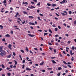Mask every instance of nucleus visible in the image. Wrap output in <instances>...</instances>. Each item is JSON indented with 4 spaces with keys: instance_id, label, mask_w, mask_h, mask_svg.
I'll use <instances>...</instances> for the list:
<instances>
[{
    "instance_id": "nucleus-1",
    "label": "nucleus",
    "mask_w": 76,
    "mask_h": 76,
    "mask_svg": "<svg viewBox=\"0 0 76 76\" xmlns=\"http://www.w3.org/2000/svg\"><path fill=\"white\" fill-rule=\"evenodd\" d=\"M0 52L1 53H0V55L1 56H3L4 55H6V52L5 51H4L2 50H0Z\"/></svg>"
},
{
    "instance_id": "nucleus-2",
    "label": "nucleus",
    "mask_w": 76,
    "mask_h": 76,
    "mask_svg": "<svg viewBox=\"0 0 76 76\" xmlns=\"http://www.w3.org/2000/svg\"><path fill=\"white\" fill-rule=\"evenodd\" d=\"M12 45H11L10 44L8 45V47L9 48L10 50H12V48L11 47H12Z\"/></svg>"
},
{
    "instance_id": "nucleus-3",
    "label": "nucleus",
    "mask_w": 76,
    "mask_h": 76,
    "mask_svg": "<svg viewBox=\"0 0 76 76\" xmlns=\"http://www.w3.org/2000/svg\"><path fill=\"white\" fill-rule=\"evenodd\" d=\"M28 35L30 37H34V35L33 34L31 35V34H28Z\"/></svg>"
},
{
    "instance_id": "nucleus-4",
    "label": "nucleus",
    "mask_w": 76,
    "mask_h": 76,
    "mask_svg": "<svg viewBox=\"0 0 76 76\" xmlns=\"http://www.w3.org/2000/svg\"><path fill=\"white\" fill-rule=\"evenodd\" d=\"M29 24L32 25H35V23H31V22H30Z\"/></svg>"
},
{
    "instance_id": "nucleus-5",
    "label": "nucleus",
    "mask_w": 76,
    "mask_h": 76,
    "mask_svg": "<svg viewBox=\"0 0 76 76\" xmlns=\"http://www.w3.org/2000/svg\"><path fill=\"white\" fill-rule=\"evenodd\" d=\"M23 4H26V5H28V2H23Z\"/></svg>"
},
{
    "instance_id": "nucleus-6",
    "label": "nucleus",
    "mask_w": 76,
    "mask_h": 76,
    "mask_svg": "<svg viewBox=\"0 0 76 76\" xmlns=\"http://www.w3.org/2000/svg\"><path fill=\"white\" fill-rule=\"evenodd\" d=\"M26 70H28L30 71V70H31L32 69L29 68H26Z\"/></svg>"
},
{
    "instance_id": "nucleus-7",
    "label": "nucleus",
    "mask_w": 76,
    "mask_h": 76,
    "mask_svg": "<svg viewBox=\"0 0 76 76\" xmlns=\"http://www.w3.org/2000/svg\"><path fill=\"white\" fill-rule=\"evenodd\" d=\"M11 56H12V55L10 54V55L7 56V57L8 58H10Z\"/></svg>"
},
{
    "instance_id": "nucleus-8",
    "label": "nucleus",
    "mask_w": 76,
    "mask_h": 76,
    "mask_svg": "<svg viewBox=\"0 0 76 76\" xmlns=\"http://www.w3.org/2000/svg\"><path fill=\"white\" fill-rule=\"evenodd\" d=\"M70 54L71 56H73V55L74 54V53H72V50H70Z\"/></svg>"
},
{
    "instance_id": "nucleus-9",
    "label": "nucleus",
    "mask_w": 76,
    "mask_h": 76,
    "mask_svg": "<svg viewBox=\"0 0 76 76\" xmlns=\"http://www.w3.org/2000/svg\"><path fill=\"white\" fill-rule=\"evenodd\" d=\"M28 18H30V19H33V18H34V17H33V16H29Z\"/></svg>"
},
{
    "instance_id": "nucleus-10",
    "label": "nucleus",
    "mask_w": 76,
    "mask_h": 76,
    "mask_svg": "<svg viewBox=\"0 0 76 76\" xmlns=\"http://www.w3.org/2000/svg\"><path fill=\"white\" fill-rule=\"evenodd\" d=\"M5 37H10V36L9 34H7L5 35Z\"/></svg>"
},
{
    "instance_id": "nucleus-11",
    "label": "nucleus",
    "mask_w": 76,
    "mask_h": 76,
    "mask_svg": "<svg viewBox=\"0 0 76 76\" xmlns=\"http://www.w3.org/2000/svg\"><path fill=\"white\" fill-rule=\"evenodd\" d=\"M61 69H62V68L61 67H59L58 68V70H61Z\"/></svg>"
},
{
    "instance_id": "nucleus-12",
    "label": "nucleus",
    "mask_w": 76,
    "mask_h": 76,
    "mask_svg": "<svg viewBox=\"0 0 76 76\" xmlns=\"http://www.w3.org/2000/svg\"><path fill=\"white\" fill-rule=\"evenodd\" d=\"M61 14H62L63 16H66V15H67V14H64V13H63V12H61Z\"/></svg>"
},
{
    "instance_id": "nucleus-13",
    "label": "nucleus",
    "mask_w": 76,
    "mask_h": 76,
    "mask_svg": "<svg viewBox=\"0 0 76 76\" xmlns=\"http://www.w3.org/2000/svg\"><path fill=\"white\" fill-rule=\"evenodd\" d=\"M19 15V13L18 12H17L15 16V17L16 18V17L18 15Z\"/></svg>"
},
{
    "instance_id": "nucleus-14",
    "label": "nucleus",
    "mask_w": 76,
    "mask_h": 76,
    "mask_svg": "<svg viewBox=\"0 0 76 76\" xmlns=\"http://www.w3.org/2000/svg\"><path fill=\"white\" fill-rule=\"evenodd\" d=\"M43 64H44V62H42V63H41L40 64V66H42V65H43Z\"/></svg>"
},
{
    "instance_id": "nucleus-15",
    "label": "nucleus",
    "mask_w": 76,
    "mask_h": 76,
    "mask_svg": "<svg viewBox=\"0 0 76 76\" xmlns=\"http://www.w3.org/2000/svg\"><path fill=\"white\" fill-rule=\"evenodd\" d=\"M31 9H32V8H33L34 9L35 8V7L34 6H33L32 5H31Z\"/></svg>"
},
{
    "instance_id": "nucleus-16",
    "label": "nucleus",
    "mask_w": 76,
    "mask_h": 76,
    "mask_svg": "<svg viewBox=\"0 0 76 76\" xmlns=\"http://www.w3.org/2000/svg\"><path fill=\"white\" fill-rule=\"evenodd\" d=\"M1 67H2V68H5L4 65H3V64H2L1 65Z\"/></svg>"
},
{
    "instance_id": "nucleus-17",
    "label": "nucleus",
    "mask_w": 76,
    "mask_h": 76,
    "mask_svg": "<svg viewBox=\"0 0 76 76\" xmlns=\"http://www.w3.org/2000/svg\"><path fill=\"white\" fill-rule=\"evenodd\" d=\"M55 31H56L57 32V31H58V28H55Z\"/></svg>"
},
{
    "instance_id": "nucleus-18",
    "label": "nucleus",
    "mask_w": 76,
    "mask_h": 76,
    "mask_svg": "<svg viewBox=\"0 0 76 76\" xmlns=\"http://www.w3.org/2000/svg\"><path fill=\"white\" fill-rule=\"evenodd\" d=\"M19 57L21 59V60H22V56H21V55H20Z\"/></svg>"
},
{
    "instance_id": "nucleus-19",
    "label": "nucleus",
    "mask_w": 76,
    "mask_h": 76,
    "mask_svg": "<svg viewBox=\"0 0 76 76\" xmlns=\"http://www.w3.org/2000/svg\"><path fill=\"white\" fill-rule=\"evenodd\" d=\"M41 4V2H39L37 4V6H40V5Z\"/></svg>"
},
{
    "instance_id": "nucleus-20",
    "label": "nucleus",
    "mask_w": 76,
    "mask_h": 76,
    "mask_svg": "<svg viewBox=\"0 0 76 76\" xmlns=\"http://www.w3.org/2000/svg\"><path fill=\"white\" fill-rule=\"evenodd\" d=\"M52 6L53 7H55V6H56V5L55 4H53Z\"/></svg>"
},
{
    "instance_id": "nucleus-21",
    "label": "nucleus",
    "mask_w": 76,
    "mask_h": 76,
    "mask_svg": "<svg viewBox=\"0 0 76 76\" xmlns=\"http://www.w3.org/2000/svg\"><path fill=\"white\" fill-rule=\"evenodd\" d=\"M3 50V46H0V50Z\"/></svg>"
},
{
    "instance_id": "nucleus-22",
    "label": "nucleus",
    "mask_w": 76,
    "mask_h": 76,
    "mask_svg": "<svg viewBox=\"0 0 76 76\" xmlns=\"http://www.w3.org/2000/svg\"><path fill=\"white\" fill-rule=\"evenodd\" d=\"M2 41H4V42H5L6 39H5V38L3 39Z\"/></svg>"
},
{
    "instance_id": "nucleus-23",
    "label": "nucleus",
    "mask_w": 76,
    "mask_h": 76,
    "mask_svg": "<svg viewBox=\"0 0 76 76\" xmlns=\"http://www.w3.org/2000/svg\"><path fill=\"white\" fill-rule=\"evenodd\" d=\"M48 34V33H45L44 34V36H45V35H47Z\"/></svg>"
},
{
    "instance_id": "nucleus-24",
    "label": "nucleus",
    "mask_w": 76,
    "mask_h": 76,
    "mask_svg": "<svg viewBox=\"0 0 76 76\" xmlns=\"http://www.w3.org/2000/svg\"><path fill=\"white\" fill-rule=\"evenodd\" d=\"M26 50L28 52V47H26Z\"/></svg>"
},
{
    "instance_id": "nucleus-25",
    "label": "nucleus",
    "mask_w": 76,
    "mask_h": 76,
    "mask_svg": "<svg viewBox=\"0 0 76 76\" xmlns=\"http://www.w3.org/2000/svg\"><path fill=\"white\" fill-rule=\"evenodd\" d=\"M14 61L15 63V65H16V64H17V61H15V60H14Z\"/></svg>"
},
{
    "instance_id": "nucleus-26",
    "label": "nucleus",
    "mask_w": 76,
    "mask_h": 76,
    "mask_svg": "<svg viewBox=\"0 0 76 76\" xmlns=\"http://www.w3.org/2000/svg\"><path fill=\"white\" fill-rule=\"evenodd\" d=\"M7 75L9 76H10V75H11V74H10V73H7Z\"/></svg>"
},
{
    "instance_id": "nucleus-27",
    "label": "nucleus",
    "mask_w": 76,
    "mask_h": 76,
    "mask_svg": "<svg viewBox=\"0 0 76 76\" xmlns=\"http://www.w3.org/2000/svg\"><path fill=\"white\" fill-rule=\"evenodd\" d=\"M71 48L72 50H75V47H74V46H72Z\"/></svg>"
},
{
    "instance_id": "nucleus-28",
    "label": "nucleus",
    "mask_w": 76,
    "mask_h": 76,
    "mask_svg": "<svg viewBox=\"0 0 76 76\" xmlns=\"http://www.w3.org/2000/svg\"><path fill=\"white\" fill-rule=\"evenodd\" d=\"M3 3L4 4H5V3H6V0H5L3 1Z\"/></svg>"
},
{
    "instance_id": "nucleus-29",
    "label": "nucleus",
    "mask_w": 76,
    "mask_h": 76,
    "mask_svg": "<svg viewBox=\"0 0 76 76\" xmlns=\"http://www.w3.org/2000/svg\"><path fill=\"white\" fill-rule=\"evenodd\" d=\"M23 13H24V14H25V15H26V14H27V12H25V11H23Z\"/></svg>"
},
{
    "instance_id": "nucleus-30",
    "label": "nucleus",
    "mask_w": 76,
    "mask_h": 76,
    "mask_svg": "<svg viewBox=\"0 0 76 76\" xmlns=\"http://www.w3.org/2000/svg\"><path fill=\"white\" fill-rule=\"evenodd\" d=\"M49 32H50V33L52 34V31H51V30L49 29Z\"/></svg>"
},
{
    "instance_id": "nucleus-31",
    "label": "nucleus",
    "mask_w": 76,
    "mask_h": 76,
    "mask_svg": "<svg viewBox=\"0 0 76 76\" xmlns=\"http://www.w3.org/2000/svg\"><path fill=\"white\" fill-rule=\"evenodd\" d=\"M63 63H64V64H67V63L66 62V61H64L63 62Z\"/></svg>"
},
{
    "instance_id": "nucleus-32",
    "label": "nucleus",
    "mask_w": 76,
    "mask_h": 76,
    "mask_svg": "<svg viewBox=\"0 0 76 76\" xmlns=\"http://www.w3.org/2000/svg\"><path fill=\"white\" fill-rule=\"evenodd\" d=\"M69 15H71V14H72V11H70L69 12Z\"/></svg>"
},
{
    "instance_id": "nucleus-33",
    "label": "nucleus",
    "mask_w": 76,
    "mask_h": 76,
    "mask_svg": "<svg viewBox=\"0 0 76 76\" xmlns=\"http://www.w3.org/2000/svg\"><path fill=\"white\" fill-rule=\"evenodd\" d=\"M25 68V65H23V67H22V69H24Z\"/></svg>"
},
{
    "instance_id": "nucleus-34",
    "label": "nucleus",
    "mask_w": 76,
    "mask_h": 76,
    "mask_svg": "<svg viewBox=\"0 0 76 76\" xmlns=\"http://www.w3.org/2000/svg\"><path fill=\"white\" fill-rule=\"evenodd\" d=\"M20 51H21L22 53H24V51H23V50H21Z\"/></svg>"
},
{
    "instance_id": "nucleus-35",
    "label": "nucleus",
    "mask_w": 76,
    "mask_h": 76,
    "mask_svg": "<svg viewBox=\"0 0 76 76\" xmlns=\"http://www.w3.org/2000/svg\"><path fill=\"white\" fill-rule=\"evenodd\" d=\"M47 5L49 6H51V4L49 3L47 4Z\"/></svg>"
},
{
    "instance_id": "nucleus-36",
    "label": "nucleus",
    "mask_w": 76,
    "mask_h": 76,
    "mask_svg": "<svg viewBox=\"0 0 76 76\" xmlns=\"http://www.w3.org/2000/svg\"><path fill=\"white\" fill-rule=\"evenodd\" d=\"M10 33L11 34H13V31H11L10 32Z\"/></svg>"
},
{
    "instance_id": "nucleus-37",
    "label": "nucleus",
    "mask_w": 76,
    "mask_h": 76,
    "mask_svg": "<svg viewBox=\"0 0 76 76\" xmlns=\"http://www.w3.org/2000/svg\"><path fill=\"white\" fill-rule=\"evenodd\" d=\"M52 62L53 63H56V61L54 60L52 61Z\"/></svg>"
},
{
    "instance_id": "nucleus-38",
    "label": "nucleus",
    "mask_w": 76,
    "mask_h": 76,
    "mask_svg": "<svg viewBox=\"0 0 76 76\" xmlns=\"http://www.w3.org/2000/svg\"><path fill=\"white\" fill-rule=\"evenodd\" d=\"M34 50H36V51H38V49L36 48H34Z\"/></svg>"
},
{
    "instance_id": "nucleus-39",
    "label": "nucleus",
    "mask_w": 76,
    "mask_h": 76,
    "mask_svg": "<svg viewBox=\"0 0 76 76\" xmlns=\"http://www.w3.org/2000/svg\"><path fill=\"white\" fill-rule=\"evenodd\" d=\"M63 13H65L66 14V15H67V12H66V11H64Z\"/></svg>"
},
{
    "instance_id": "nucleus-40",
    "label": "nucleus",
    "mask_w": 76,
    "mask_h": 76,
    "mask_svg": "<svg viewBox=\"0 0 76 76\" xmlns=\"http://www.w3.org/2000/svg\"><path fill=\"white\" fill-rule=\"evenodd\" d=\"M39 15H40V16H44V15L42 14H39Z\"/></svg>"
},
{
    "instance_id": "nucleus-41",
    "label": "nucleus",
    "mask_w": 76,
    "mask_h": 76,
    "mask_svg": "<svg viewBox=\"0 0 76 76\" xmlns=\"http://www.w3.org/2000/svg\"><path fill=\"white\" fill-rule=\"evenodd\" d=\"M58 76H60V72L58 73L57 74Z\"/></svg>"
},
{
    "instance_id": "nucleus-42",
    "label": "nucleus",
    "mask_w": 76,
    "mask_h": 76,
    "mask_svg": "<svg viewBox=\"0 0 76 76\" xmlns=\"http://www.w3.org/2000/svg\"><path fill=\"white\" fill-rule=\"evenodd\" d=\"M37 18L39 20H41L40 19V18L39 17H38Z\"/></svg>"
},
{
    "instance_id": "nucleus-43",
    "label": "nucleus",
    "mask_w": 76,
    "mask_h": 76,
    "mask_svg": "<svg viewBox=\"0 0 76 76\" xmlns=\"http://www.w3.org/2000/svg\"><path fill=\"white\" fill-rule=\"evenodd\" d=\"M13 54L14 56H16V53L15 52H13Z\"/></svg>"
},
{
    "instance_id": "nucleus-44",
    "label": "nucleus",
    "mask_w": 76,
    "mask_h": 76,
    "mask_svg": "<svg viewBox=\"0 0 76 76\" xmlns=\"http://www.w3.org/2000/svg\"><path fill=\"white\" fill-rule=\"evenodd\" d=\"M25 60H24L23 61V64H24V63H25Z\"/></svg>"
},
{
    "instance_id": "nucleus-45",
    "label": "nucleus",
    "mask_w": 76,
    "mask_h": 76,
    "mask_svg": "<svg viewBox=\"0 0 76 76\" xmlns=\"http://www.w3.org/2000/svg\"><path fill=\"white\" fill-rule=\"evenodd\" d=\"M59 7H58L57 8H55V9H56V10H57L58 9H59Z\"/></svg>"
},
{
    "instance_id": "nucleus-46",
    "label": "nucleus",
    "mask_w": 76,
    "mask_h": 76,
    "mask_svg": "<svg viewBox=\"0 0 76 76\" xmlns=\"http://www.w3.org/2000/svg\"><path fill=\"white\" fill-rule=\"evenodd\" d=\"M63 53H64V54H66V53L65 52V51H63Z\"/></svg>"
},
{
    "instance_id": "nucleus-47",
    "label": "nucleus",
    "mask_w": 76,
    "mask_h": 76,
    "mask_svg": "<svg viewBox=\"0 0 76 76\" xmlns=\"http://www.w3.org/2000/svg\"><path fill=\"white\" fill-rule=\"evenodd\" d=\"M39 11H40L39 10H37V13H39Z\"/></svg>"
},
{
    "instance_id": "nucleus-48",
    "label": "nucleus",
    "mask_w": 76,
    "mask_h": 76,
    "mask_svg": "<svg viewBox=\"0 0 76 76\" xmlns=\"http://www.w3.org/2000/svg\"><path fill=\"white\" fill-rule=\"evenodd\" d=\"M60 3L61 4H63V3H64V2L63 1L60 2Z\"/></svg>"
},
{
    "instance_id": "nucleus-49",
    "label": "nucleus",
    "mask_w": 76,
    "mask_h": 76,
    "mask_svg": "<svg viewBox=\"0 0 76 76\" xmlns=\"http://www.w3.org/2000/svg\"><path fill=\"white\" fill-rule=\"evenodd\" d=\"M10 68H8V67L7 68V70H10Z\"/></svg>"
},
{
    "instance_id": "nucleus-50",
    "label": "nucleus",
    "mask_w": 76,
    "mask_h": 76,
    "mask_svg": "<svg viewBox=\"0 0 76 76\" xmlns=\"http://www.w3.org/2000/svg\"><path fill=\"white\" fill-rule=\"evenodd\" d=\"M54 53H56V52H57V50H56L54 49Z\"/></svg>"
},
{
    "instance_id": "nucleus-51",
    "label": "nucleus",
    "mask_w": 76,
    "mask_h": 76,
    "mask_svg": "<svg viewBox=\"0 0 76 76\" xmlns=\"http://www.w3.org/2000/svg\"><path fill=\"white\" fill-rule=\"evenodd\" d=\"M56 14L57 16H60V15H58V14L56 13Z\"/></svg>"
},
{
    "instance_id": "nucleus-52",
    "label": "nucleus",
    "mask_w": 76,
    "mask_h": 76,
    "mask_svg": "<svg viewBox=\"0 0 76 76\" xmlns=\"http://www.w3.org/2000/svg\"><path fill=\"white\" fill-rule=\"evenodd\" d=\"M49 49H50V50H51V51H52V50H53V48H52L51 47H50V48H49Z\"/></svg>"
},
{
    "instance_id": "nucleus-53",
    "label": "nucleus",
    "mask_w": 76,
    "mask_h": 76,
    "mask_svg": "<svg viewBox=\"0 0 76 76\" xmlns=\"http://www.w3.org/2000/svg\"><path fill=\"white\" fill-rule=\"evenodd\" d=\"M48 44L50 45H52V44L50 43H49Z\"/></svg>"
},
{
    "instance_id": "nucleus-54",
    "label": "nucleus",
    "mask_w": 76,
    "mask_h": 76,
    "mask_svg": "<svg viewBox=\"0 0 76 76\" xmlns=\"http://www.w3.org/2000/svg\"><path fill=\"white\" fill-rule=\"evenodd\" d=\"M68 67H70V68H71V66L70 65H68Z\"/></svg>"
},
{
    "instance_id": "nucleus-55",
    "label": "nucleus",
    "mask_w": 76,
    "mask_h": 76,
    "mask_svg": "<svg viewBox=\"0 0 76 76\" xmlns=\"http://www.w3.org/2000/svg\"><path fill=\"white\" fill-rule=\"evenodd\" d=\"M51 58H52L53 59H54V58H56V57H51Z\"/></svg>"
},
{
    "instance_id": "nucleus-56",
    "label": "nucleus",
    "mask_w": 76,
    "mask_h": 76,
    "mask_svg": "<svg viewBox=\"0 0 76 76\" xmlns=\"http://www.w3.org/2000/svg\"><path fill=\"white\" fill-rule=\"evenodd\" d=\"M31 3L32 4H35V3L33 1H31Z\"/></svg>"
},
{
    "instance_id": "nucleus-57",
    "label": "nucleus",
    "mask_w": 76,
    "mask_h": 76,
    "mask_svg": "<svg viewBox=\"0 0 76 76\" xmlns=\"http://www.w3.org/2000/svg\"><path fill=\"white\" fill-rule=\"evenodd\" d=\"M12 62H9V64H12Z\"/></svg>"
},
{
    "instance_id": "nucleus-58",
    "label": "nucleus",
    "mask_w": 76,
    "mask_h": 76,
    "mask_svg": "<svg viewBox=\"0 0 76 76\" xmlns=\"http://www.w3.org/2000/svg\"><path fill=\"white\" fill-rule=\"evenodd\" d=\"M13 65H11L10 66V67L11 68H13Z\"/></svg>"
},
{
    "instance_id": "nucleus-59",
    "label": "nucleus",
    "mask_w": 76,
    "mask_h": 76,
    "mask_svg": "<svg viewBox=\"0 0 76 76\" xmlns=\"http://www.w3.org/2000/svg\"><path fill=\"white\" fill-rule=\"evenodd\" d=\"M74 24H75V25L76 24V20H75L74 22Z\"/></svg>"
},
{
    "instance_id": "nucleus-60",
    "label": "nucleus",
    "mask_w": 76,
    "mask_h": 76,
    "mask_svg": "<svg viewBox=\"0 0 76 76\" xmlns=\"http://www.w3.org/2000/svg\"><path fill=\"white\" fill-rule=\"evenodd\" d=\"M69 20H72V18H69Z\"/></svg>"
},
{
    "instance_id": "nucleus-61",
    "label": "nucleus",
    "mask_w": 76,
    "mask_h": 76,
    "mask_svg": "<svg viewBox=\"0 0 76 76\" xmlns=\"http://www.w3.org/2000/svg\"><path fill=\"white\" fill-rule=\"evenodd\" d=\"M69 48L66 47V50H69Z\"/></svg>"
},
{
    "instance_id": "nucleus-62",
    "label": "nucleus",
    "mask_w": 76,
    "mask_h": 76,
    "mask_svg": "<svg viewBox=\"0 0 76 76\" xmlns=\"http://www.w3.org/2000/svg\"><path fill=\"white\" fill-rule=\"evenodd\" d=\"M0 28H3V26H2L0 25Z\"/></svg>"
},
{
    "instance_id": "nucleus-63",
    "label": "nucleus",
    "mask_w": 76,
    "mask_h": 76,
    "mask_svg": "<svg viewBox=\"0 0 76 76\" xmlns=\"http://www.w3.org/2000/svg\"><path fill=\"white\" fill-rule=\"evenodd\" d=\"M65 35L66 36V37H69V34H66Z\"/></svg>"
},
{
    "instance_id": "nucleus-64",
    "label": "nucleus",
    "mask_w": 76,
    "mask_h": 76,
    "mask_svg": "<svg viewBox=\"0 0 76 76\" xmlns=\"http://www.w3.org/2000/svg\"><path fill=\"white\" fill-rule=\"evenodd\" d=\"M31 76H34V74H31Z\"/></svg>"
}]
</instances>
